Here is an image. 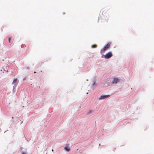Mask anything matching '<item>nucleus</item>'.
<instances>
[{
    "instance_id": "11",
    "label": "nucleus",
    "mask_w": 154,
    "mask_h": 154,
    "mask_svg": "<svg viewBox=\"0 0 154 154\" xmlns=\"http://www.w3.org/2000/svg\"><path fill=\"white\" fill-rule=\"evenodd\" d=\"M22 154H26V153L23 151L22 152Z\"/></svg>"
},
{
    "instance_id": "8",
    "label": "nucleus",
    "mask_w": 154,
    "mask_h": 154,
    "mask_svg": "<svg viewBox=\"0 0 154 154\" xmlns=\"http://www.w3.org/2000/svg\"><path fill=\"white\" fill-rule=\"evenodd\" d=\"M91 47V48H95L97 47V45H92Z\"/></svg>"
},
{
    "instance_id": "13",
    "label": "nucleus",
    "mask_w": 154,
    "mask_h": 154,
    "mask_svg": "<svg viewBox=\"0 0 154 154\" xmlns=\"http://www.w3.org/2000/svg\"><path fill=\"white\" fill-rule=\"evenodd\" d=\"M36 72H34V73H35Z\"/></svg>"
},
{
    "instance_id": "7",
    "label": "nucleus",
    "mask_w": 154,
    "mask_h": 154,
    "mask_svg": "<svg viewBox=\"0 0 154 154\" xmlns=\"http://www.w3.org/2000/svg\"><path fill=\"white\" fill-rule=\"evenodd\" d=\"M64 149L67 151H68L70 150V148H69L68 146L67 145L64 148Z\"/></svg>"
},
{
    "instance_id": "1",
    "label": "nucleus",
    "mask_w": 154,
    "mask_h": 154,
    "mask_svg": "<svg viewBox=\"0 0 154 154\" xmlns=\"http://www.w3.org/2000/svg\"><path fill=\"white\" fill-rule=\"evenodd\" d=\"M113 56L112 53L111 51H109L108 53H106L105 55H102L101 57L104 58L105 59H109L112 57Z\"/></svg>"
},
{
    "instance_id": "3",
    "label": "nucleus",
    "mask_w": 154,
    "mask_h": 154,
    "mask_svg": "<svg viewBox=\"0 0 154 154\" xmlns=\"http://www.w3.org/2000/svg\"><path fill=\"white\" fill-rule=\"evenodd\" d=\"M110 44H111V43L110 42L106 44V45L104 47V48L103 49V51H105L107 49H108L109 48V47L110 46ZM102 49H101V51H102Z\"/></svg>"
},
{
    "instance_id": "16",
    "label": "nucleus",
    "mask_w": 154,
    "mask_h": 154,
    "mask_svg": "<svg viewBox=\"0 0 154 154\" xmlns=\"http://www.w3.org/2000/svg\"><path fill=\"white\" fill-rule=\"evenodd\" d=\"M63 14H64V13H63Z\"/></svg>"
},
{
    "instance_id": "5",
    "label": "nucleus",
    "mask_w": 154,
    "mask_h": 154,
    "mask_svg": "<svg viewBox=\"0 0 154 154\" xmlns=\"http://www.w3.org/2000/svg\"><path fill=\"white\" fill-rule=\"evenodd\" d=\"M17 78H16V79H14L13 81V82L12 83V84H15V85H16V83H17Z\"/></svg>"
},
{
    "instance_id": "10",
    "label": "nucleus",
    "mask_w": 154,
    "mask_h": 154,
    "mask_svg": "<svg viewBox=\"0 0 154 154\" xmlns=\"http://www.w3.org/2000/svg\"><path fill=\"white\" fill-rule=\"evenodd\" d=\"M11 40V38H8V41H9V43H10V40Z\"/></svg>"
},
{
    "instance_id": "2",
    "label": "nucleus",
    "mask_w": 154,
    "mask_h": 154,
    "mask_svg": "<svg viewBox=\"0 0 154 154\" xmlns=\"http://www.w3.org/2000/svg\"><path fill=\"white\" fill-rule=\"evenodd\" d=\"M110 97V95H102L100 96L99 98V100H102L103 99H105L107 98H108Z\"/></svg>"
},
{
    "instance_id": "12",
    "label": "nucleus",
    "mask_w": 154,
    "mask_h": 154,
    "mask_svg": "<svg viewBox=\"0 0 154 154\" xmlns=\"http://www.w3.org/2000/svg\"><path fill=\"white\" fill-rule=\"evenodd\" d=\"M27 69H29V67H27Z\"/></svg>"
},
{
    "instance_id": "15",
    "label": "nucleus",
    "mask_w": 154,
    "mask_h": 154,
    "mask_svg": "<svg viewBox=\"0 0 154 154\" xmlns=\"http://www.w3.org/2000/svg\"><path fill=\"white\" fill-rule=\"evenodd\" d=\"M52 151H53V149H52Z\"/></svg>"
},
{
    "instance_id": "14",
    "label": "nucleus",
    "mask_w": 154,
    "mask_h": 154,
    "mask_svg": "<svg viewBox=\"0 0 154 154\" xmlns=\"http://www.w3.org/2000/svg\"><path fill=\"white\" fill-rule=\"evenodd\" d=\"M23 122H21V124Z\"/></svg>"
},
{
    "instance_id": "6",
    "label": "nucleus",
    "mask_w": 154,
    "mask_h": 154,
    "mask_svg": "<svg viewBox=\"0 0 154 154\" xmlns=\"http://www.w3.org/2000/svg\"><path fill=\"white\" fill-rule=\"evenodd\" d=\"M97 85V84L96 83L95 79H94L93 80V82L92 84V86H96Z\"/></svg>"
},
{
    "instance_id": "9",
    "label": "nucleus",
    "mask_w": 154,
    "mask_h": 154,
    "mask_svg": "<svg viewBox=\"0 0 154 154\" xmlns=\"http://www.w3.org/2000/svg\"><path fill=\"white\" fill-rule=\"evenodd\" d=\"M92 112V110H90L87 113V114H90Z\"/></svg>"
},
{
    "instance_id": "4",
    "label": "nucleus",
    "mask_w": 154,
    "mask_h": 154,
    "mask_svg": "<svg viewBox=\"0 0 154 154\" xmlns=\"http://www.w3.org/2000/svg\"><path fill=\"white\" fill-rule=\"evenodd\" d=\"M120 79L117 78H113L112 83V84H116L120 82Z\"/></svg>"
}]
</instances>
